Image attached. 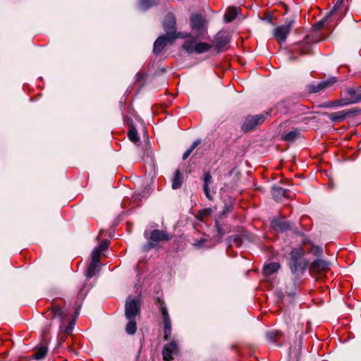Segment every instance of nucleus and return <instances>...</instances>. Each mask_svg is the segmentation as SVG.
<instances>
[{"label": "nucleus", "mask_w": 361, "mask_h": 361, "mask_svg": "<svg viewBox=\"0 0 361 361\" xmlns=\"http://www.w3.org/2000/svg\"><path fill=\"white\" fill-rule=\"evenodd\" d=\"M66 302L62 298L54 299L51 302V307L46 312L47 317L51 319L59 318L60 320L59 331L69 334L72 332L75 322L71 320L69 313L65 308Z\"/></svg>", "instance_id": "f257e3e1"}, {"label": "nucleus", "mask_w": 361, "mask_h": 361, "mask_svg": "<svg viewBox=\"0 0 361 361\" xmlns=\"http://www.w3.org/2000/svg\"><path fill=\"white\" fill-rule=\"evenodd\" d=\"M305 250L302 247L293 248L290 253L289 267L297 277L301 276L308 266V262L303 259Z\"/></svg>", "instance_id": "f03ea898"}, {"label": "nucleus", "mask_w": 361, "mask_h": 361, "mask_svg": "<svg viewBox=\"0 0 361 361\" xmlns=\"http://www.w3.org/2000/svg\"><path fill=\"white\" fill-rule=\"evenodd\" d=\"M212 47V44L203 42H197L196 39L195 38H190L185 40L182 45L183 49L190 54H204L209 51Z\"/></svg>", "instance_id": "7ed1b4c3"}, {"label": "nucleus", "mask_w": 361, "mask_h": 361, "mask_svg": "<svg viewBox=\"0 0 361 361\" xmlns=\"http://www.w3.org/2000/svg\"><path fill=\"white\" fill-rule=\"evenodd\" d=\"M156 304L159 306V312L161 314L163 322L164 338L168 341L172 334V324L167 307L164 302L159 298L156 299Z\"/></svg>", "instance_id": "20e7f679"}, {"label": "nucleus", "mask_w": 361, "mask_h": 361, "mask_svg": "<svg viewBox=\"0 0 361 361\" xmlns=\"http://www.w3.org/2000/svg\"><path fill=\"white\" fill-rule=\"evenodd\" d=\"M163 27L164 31L166 32L165 35H168L169 33H171L174 37V39L178 38H190L191 35L190 33L185 32H176V17L171 13H168L163 21Z\"/></svg>", "instance_id": "39448f33"}, {"label": "nucleus", "mask_w": 361, "mask_h": 361, "mask_svg": "<svg viewBox=\"0 0 361 361\" xmlns=\"http://www.w3.org/2000/svg\"><path fill=\"white\" fill-rule=\"evenodd\" d=\"M205 17L202 15L194 13L190 17L191 29L195 32L196 38H203L207 34Z\"/></svg>", "instance_id": "423d86ee"}, {"label": "nucleus", "mask_w": 361, "mask_h": 361, "mask_svg": "<svg viewBox=\"0 0 361 361\" xmlns=\"http://www.w3.org/2000/svg\"><path fill=\"white\" fill-rule=\"evenodd\" d=\"M269 115V112H266L265 114L247 116L241 126V130L244 133L254 130L257 126L263 123Z\"/></svg>", "instance_id": "0eeeda50"}, {"label": "nucleus", "mask_w": 361, "mask_h": 361, "mask_svg": "<svg viewBox=\"0 0 361 361\" xmlns=\"http://www.w3.org/2000/svg\"><path fill=\"white\" fill-rule=\"evenodd\" d=\"M345 94L347 97L334 103V106H343L361 102V86L348 88Z\"/></svg>", "instance_id": "6e6552de"}, {"label": "nucleus", "mask_w": 361, "mask_h": 361, "mask_svg": "<svg viewBox=\"0 0 361 361\" xmlns=\"http://www.w3.org/2000/svg\"><path fill=\"white\" fill-rule=\"evenodd\" d=\"M294 23V19L287 18L284 25L278 26L274 30L273 35L278 42L281 44L286 40Z\"/></svg>", "instance_id": "1a4fd4ad"}, {"label": "nucleus", "mask_w": 361, "mask_h": 361, "mask_svg": "<svg viewBox=\"0 0 361 361\" xmlns=\"http://www.w3.org/2000/svg\"><path fill=\"white\" fill-rule=\"evenodd\" d=\"M140 303L137 299H133L128 297L125 305V315L126 318L135 319L140 314Z\"/></svg>", "instance_id": "9d476101"}, {"label": "nucleus", "mask_w": 361, "mask_h": 361, "mask_svg": "<svg viewBox=\"0 0 361 361\" xmlns=\"http://www.w3.org/2000/svg\"><path fill=\"white\" fill-rule=\"evenodd\" d=\"M175 39L171 33L159 37L154 43V53L160 54L167 44L172 43Z\"/></svg>", "instance_id": "9b49d317"}, {"label": "nucleus", "mask_w": 361, "mask_h": 361, "mask_svg": "<svg viewBox=\"0 0 361 361\" xmlns=\"http://www.w3.org/2000/svg\"><path fill=\"white\" fill-rule=\"evenodd\" d=\"M329 269V264L322 259L314 260L310 268L312 274L322 275L325 274Z\"/></svg>", "instance_id": "f8f14e48"}, {"label": "nucleus", "mask_w": 361, "mask_h": 361, "mask_svg": "<svg viewBox=\"0 0 361 361\" xmlns=\"http://www.w3.org/2000/svg\"><path fill=\"white\" fill-rule=\"evenodd\" d=\"M178 346L175 341H172L169 343L166 344L162 350L163 359L165 361H170L173 359V355L178 354Z\"/></svg>", "instance_id": "ddd939ff"}, {"label": "nucleus", "mask_w": 361, "mask_h": 361, "mask_svg": "<svg viewBox=\"0 0 361 361\" xmlns=\"http://www.w3.org/2000/svg\"><path fill=\"white\" fill-rule=\"evenodd\" d=\"M229 40V37L227 35H225L224 32H219L215 37V50L217 52L225 51Z\"/></svg>", "instance_id": "4468645a"}, {"label": "nucleus", "mask_w": 361, "mask_h": 361, "mask_svg": "<svg viewBox=\"0 0 361 361\" xmlns=\"http://www.w3.org/2000/svg\"><path fill=\"white\" fill-rule=\"evenodd\" d=\"M337 81L336 78H331L327 80L322 81L317 85L312 84L309 86V90L311 92L317 93L325 90L326 88L331 86Z\"/></svg>", "instance_id": "2eb2a0df"}, {"label": "nucleus", "mask_w": 361, "mask_h": 361, "mask_svg": "<svg viewBox=\"0 0 361 361\" xmlns=\"http://www.w3.org/2000/svg\"><path fill=\"white\" fill-rule=\"evenodd\" d=\"M171 238V235L166 232L161 230H154L150 235V240L152 241L159 243L161 241L169 240Z\"/></svg>", "instance_id": "dca6fc26"}, {"label": "nucleus", "mask_w": 361, "mask_h": 361, "mask_svg": "<svg viewBox=\"0 0 361 361\" xmlns=\"http://www.w3.org/2000/svg\"><path fill=\"white\" fill-rule=\"evenodd\" d=\"M203 180H204V183H203L204 193L205 196L207 197V198H208L209 200H212L213 197L210 193V190H209V184H211L212 182V176L209 172H205L204 173Z\"/></svg>", "instance_id": "f3484780"}, {"label": "nucleus", "mask_w": 361, "mask_h": 361, "mask_svg": "<svg viewBox=\"0 0 361 361\" xmlns=\"http://www.w3.org/2000/svg\"><path fill=\"white\" fill-rule=\"evenodd\" d=\"M271 226L277 231H285L290 228L289 223L281 219H274L271 221Z\"/></svg>", "instance_id": "a211bd4d"}, {"label": "nucleus", "mask_w": 361, "mask_h": 361, "mask_svg": "<svg viewBox=\"0 0 361 361\" xmlns=\"http://www.w3.org/2000/svg\"><path fill=\"white\" fill-rule=\"evenodd\" d=\"M281 265L279 262H269L264 265L263 269V273L265 276H270L280 269Z\"/></svg>", "instance_id": "6ab92c4d"}, {"label": "nucleus", "mask_w": 361, "mask_h": 361, "mask_svg": "<svg viewBox=\"0 0 361 361\" xmlns=\"http://www.w3.org/2000/svg\"><path fill=\"white\" fill-rule=\"evenodd\" d=\"M48 352V348L45 345H41L36 348L34 354L32 355V357L35 360H40L45 357L46 355Z\"/></svg>", "instance_id": "aec40b11"}, {"label": "nucleus", "mask_w": 361, "mask_h": 361, "mask_svg": "<svg viewBox=\"0 0 361 361\" xmlns=\"http://www.w3.org/2000/svg\"><path fill=\"white\" fill-rule=\"evenodd\" d=\"M350 111H341L338 112L332 113L329 115L330 119L334 122H341L345 119V118L350 114Z\"/></svg>", "instance_id": "412c9836"}, {"label": "nucleus", "mask_w": 361, "mask_h": 361, "mask_svg": "<svg viewBox=\"0 0 361 361\" xmlns=\"http://www.w3.org/2000/svg\"><path fill=\"white\" fill-rule=\"evenodd\" d=\"M239 13V8L237 7H230L224 15V20L226 23L233 21Z\"/></svg>", "instance_id": "4be33fe9"}, {"label": "nucleus", "mask_w": 361, "mask_h": 361, "mask_svg": "<svg viewBox=\"0 0 361 361\" xmlns=\"http://www.w3.org/2000/svg\"><path fill=\"white\" fill-rule=\"evenodd\" d=\"M99 263H97L91 261L89 264L87 271L86 276L87 279H91L98 271H99Z\"/></svg>", "instance_id": "5701e85b"}, {"label": "nucleus", "mask_w": 361, "mask_h": 361, "mask_svg": "<svg viewBox=\"0 0 361 361\" xmlns=\"http://www.w3.org/2000/svg\"><path fill=\"white\" fill-rule=\"evenodd\" d=\"M300 135V132L298 129H293L290 132L283 135V139L287 142H293L296 140Z\"/></svg>", "instance_id": "b1692460"}, {"label": "nucleus", "mask_w": 361, "mask_h": 361, "mask_svg": "<svg viewBox=\"0 0 361 361\" xmlns=\"http://www.w3.org/2000/svg\"><path fill=\"white\" fill-rule=\"evenodd\" d=\"M128 322L126 326V331L128 334L133 335L136 332L137 324L135 319L127 318Z\"/></svg>", "instance_id": "393cba45"}, {"label": "nucleus", "mask_w": 361, "mask_h": 361, "mask_svg": "<svg viewBox=\"0 0 361 361\" xmlns=\"http://www.w3.org/2000/svg\"><path fill=\"white\" fill-rule=\"evenodd\" d=\"M182 185V177L180 171L179 169H177L175 172V175L172 181V188L173 189H178L180 188Z\"/></svg>", "instance_id": "a878e982"}, {"label": "nucleus", "mask_w": 361, "mask_h": 361, "mask_svg": "<svg viewBox=\"0 0 361 361\" xmlns=\"http://www.w3.org/2000/svg\"><path fill=\"white\" fill-rule=\"evenodd\" d=\"M128 137L133 143H137L140 141L137 130L134 127H131L128 132Z\"/></svg>", "instance_id": "bb28decb"}, {"label": "nucleus", "mask_w": 361, "mask_h": 361, "mask_svg": "<svg viewBox=\"0 0 361 361\" xmlns=\"http://www.w3.org/2000/svg\"><path fill=\"white\" fill-rule=\"evenodd\" d=\"M200 140H196L192 145L188 149H187L183 155V159L185 160L192 152V151L200 144Z\"/></svg>", "instance_id": "cd10ccee"}, {"label": "nucleus", "mask_w": 361, "mask_h": 361, "mask_svg": "<svg viewBox=\"0 0 361 361\" xmlns=\"http://www.w3.org/2000/svg\"><path fill=\"white\" fill-rule=\"evenodd\" d=\"M212 212L211 208L203 209L198 212L196 218L200 221H203L204 217L209 216Z\"/></svg>", "instance_id": "c85d7f7f"}, {"label": "nucleus", "mask_w": 361, "mask_h": 361, "mask_svg": "<svg viewBox=\"0 0 361 361\" xmlns=\"http://www.w3.org/2000/svg\"><path fill=\"white\" fill-rule=\"evenodd\" d=\"M157 0H140V6L142 8L147 9L154 5H157Z\"/></svg>", "instance_id": "c756f323"}, {"label": "nucleus", "mask_w": 361, "mask_h": 361, "mask_svg": "<svg viewBox=\"0 0 361 361\" xmlns=\"http://www.w3.org/2000/svg\"><path fill=\"white\" fill-rule=\"evenodd\" d=\"M282 335L281 331H273L267 334V337L272 342H276L278 338Z\"/></svg>", "instance_id": "7c9ffc66"}, {"label": "nucleus", "mask_w": 361, "mask_h": 361, "mask_svg": "<svg viewBox=\"0 0 361 361\" xmlns=\"http://www.w3.org/2000/svg\"><path fill=\"white\" fill-rule=\"evenodd\" d=\"M286 191L282 188H276L272 190V196L279 200L280 196H285Z\"/></svg>", "instance_id": "2f4dec72"}, {"label": "nucleus", "mask_w": 361, "mask_h": 361, "mask_svg": "<svg viewBox=\"0 0 361 361\" xmlns=\"http://www.w3.org/2000/svg\"><path fill=\"white\" fill-rule=\"evenodd\" d=\"M101 253L102 252L95 247L92 252V261L97 263H99Z\"/></svg>", "instance_id": "473e14b6"}, {"label": "nucleus", "mask_w": 361, "mask_h": 361, "mask_svg": "<svg viewBox=\"0 0 361 361\" xmlns=\"http://www.w3.org/2000/svg\"><path fill=\"white\" fill-rule=\"evenodd\" d=\"M215 226H216V228L217 230L218 236L219 238H221L224 235V233H225V232L223 231L221 225L219 224V221H216Z\"/></svg>", "instance_id": "72a5a7b5"}, {"label": "nucleus", "mask_w": 361, "mask_h": 361, "mask_svg": "<svg viewBox=\"0 0 361 361\" xmlns=\"http://www.w3.org/2000/svg\"><path fill=\"white\" fill-rule=\"evenodd\" d=\"M207 241V238H202L200 240H197L195 243H194V246L196 247L197 248H201L204 246V244Z\"/></svg>", "instance_id": "f704fd0d"}, {"label": "nucleus", "mask_w": 361, "mask_h": 361, "mask_svg": "<svg viewBox=\"0 0 361 361\" xmlns=\"http://www.w3.org/2000/svg\"><path fill=\"white\" fill-rule=\"evenodd\" d=\"M107 246H108V243L106 241H103V242H102V243H100L99 245L96 247V248L102 252L103 251L106 250Z\"/></svg>", "instance_id": "c9c22d12"}, {"label": "nucleus", "mask_w": 361, "mask_h": 361, "mask_svg": "<svg viewBox=\"0 0 361 361\" xmlns=\"http://www.w3.org/2000/svg\"><path fill=\"white\" fill-rule=\"evenodd\" d=\"M295 109L302 111V113H305V110L307 109V108L298 103L295 104L294 105Z\"/></svg>", "instance_id": "e433bc0d"}, {"label": "nucleus", "mask_w": 361, "mask_h": 361, "mask_svg": "<svg viewBox=\"0 0 361 361\" xmlns=\"http://www.w3.org/2000/svg\"><path fill=\"white\" fill-rule=\"evenodd\" d=\"M67 335L68 334H66L65 333H61L60 331L59 336V342L64 341L66 340V338Z\"/></svg>", "instance_id": "4c0bfd02"}, {"label": "nucleus", "mask_w": 361, "mask_h": 361, "mask_svg": "<svg viewBox=\"0 0 361 361\" xmlns=\"http://www.w3.org/2000/svg\"><path fill=\"white\" fill-rule=\"evenodd\" d=\"M324 21H325V20H320L319 22H318V23L315 25V27H316L317 29H320V28H322V27L324 25Z\"/></svg>", "instance_id": "58836bf2"}, {"label": "nucleus", "mask_w": 361, "mask_h": 361, "mask_svg": "<svg viewBox=\"0 0 361 361\" xmlns=\"http://www.w3.org/2000/svg\"><path fill=\"white\" fill-rule=\"evenodd\" d=\"M301 52H302V54H305L307 53V51H306V49H305L303 48H301Z\"/></svg>", "instance_id": "ea45409f"}, {"label": "nucleus", "mask_w": 361, "mask_h": 361, "mask_svg": "<svg viewBox=\"0 0 361 361\" xmlns=\"http://www.w3.org/2000/svg\"><path fill=\"white\" fill-rule=\"evenodd\" d=\"M342 2H343V0H337L336 6L338 5V4H342Z\"/></svg>", "instance_id": "a19ab883"}, {"label": "nucleus", "mask_w": 361, "mask_h": 361, "mask_svg": "<svg viewBox=\"0 0 361 361\" xmlns=\"http://www.w3.org/2000/svg\"><path fill=\"white\" fill-rule=\"evenodd\" d=\"M318 252H319V253H321V252H322V250H320V249H319V248H318Z\"/></svg>", "instance_id": "79ce46f5"}]
</instances>
